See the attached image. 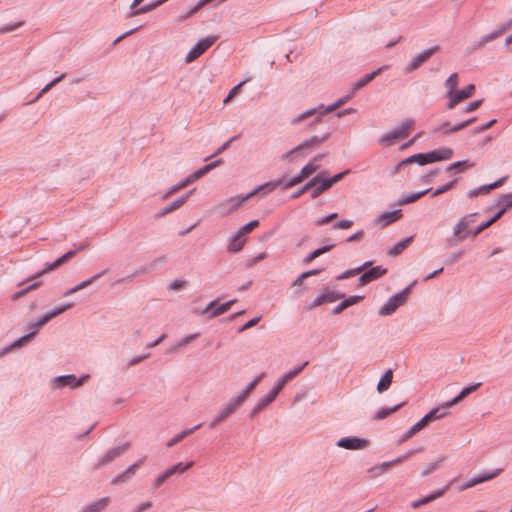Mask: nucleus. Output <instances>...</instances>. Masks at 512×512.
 Listing matches in <instances>:
<instances>
[{
    "mask_svg": "<svg viewBox=\"0 0 512 512\" xmlns=\"http://www.w3.org/2000/svg\"><path fill=\"white\" fill-rule=\"evenodd\" d=\"M354 94L355 92H353L352 89L350 93L340 97L337 101L328 106L319 105L318 107L311 108L302 113H299L290 120V124L295 126L304 120L311 119V121L308 123V126L313 127L314 125L321 121L323 116L335 111L337 108L347 103L353 97Z\"/></svg>",
    "mask_w": 512,
    "mask_h": 512,
    "instance_id": "f257e3e1",
    "label": "nucleus"
},
{
    "mask_svg": "<svg viewBox=\"0 0 512 512\" xmlns=\"http://www.w3.org/2000/svg\"><path fill=\"white\" fill-rule=\"evenodd\" d=\"M329 138V133H325L323 135H313L309 139L302 141L299 145L294 147L293 149L283 153L281 155V159L283 161L293 162L298 158H304L306 155L318 148L322 143H324Z\"/></svg>",
    "mask_w": 512,
    "mask_h": 512,
    "instance_id": "f03ea898",
    "label": "nucleus"
},
{
    "mask_svg": "<svg viewBox=\"0 0 512 512\" xmlns=\"http://www.w3.org/2000/svg\"><path fill=\"white\" fill-rule=\"evenodd\" d=\"M416 284H417V280H414L408 286H406L404 289H402L398 293L389 297L388 300L378 310V315L379 316L392 315L400 306H402L406 303L412 288Z\"/></svg>",
    "mask_w": 512,
    "mask_h": 512,
    "instance_id": "7ed1b4c3",
    "label": "nucleus"
},
{
    "mask_svg": "<svg viewBox=\"0 0 512 512\" xmlns=\"http://www.w3.org/2000/svg\"><path fill=\"white\" fill-rule=\"evenodd\" d=\"M496 206H499V210L494 216H491L490 219H488L485 222H482L479 224L472 232V237H477L481 232H483L485 229L489 228L492 224H494L497 220H499L507 210L512 208V193H507L501 195L496 204Z\"/></svg>",
    "mask_w": 512,
    "mask_h": 512,
    "instance_id": "20e7f679",
    "label": "nucleus"
},
{
    "mask_svg": "<svg viewBox=\"0 0 512 512\" xmlns=\"http://www.w3.org/2000/svg\"><path fill=\"white\" fill-rule=\"evenodd\" d=\"M415 125L414 119L407 118L401 122V125L392 131L383 134L378 142L384 146H391L395 140L406 138L409 135V130Z\"/></svg>",
    "mask_w": 512,
    "mask_h": 512,
    "instance_id": "39448f33",
    "label": "nucleus"
},
{
    "mask_svg": "<svg viewBox=\"0 0 512 512\" xmlns=\"http://www.w3.org/2000/svg\"><path fill=\"white\" fill-rule=\"evenodd\" d=\"M89 378V374H83L80 377H76L74 374L59 375L52 379V388L62 389L69 387L71 389H75L82 386Z\"/></svg>",
    "mask_w": 512,
    "mask_h": 512,
    "instance_id": "423d86ee",
    "label": "nucleus"
},
{
    "mask_svg": "<svg viewBox=\"0 0 512 512\" xmlns=\"http://www.w3.org/2000/svg\"><path fill=\"white\" fill-rule=\"evenodd\" d=\"M131 446L130 442H125L121 445L113 447L109 449L105 454L100 456L94 465V470H99L100 468L110 464L116 458L122 456Z\"/></svg>",
    "mask_w": 512,
    "mask_h": 512,
    "instance_id": "0eeeda50",
    "label": "nucleus"
},
{
    "mask_svg": "<svg viewBox=\"0 0 512 512\" xmlns=\"http://www.w3.org/2000/svg\"><path fill=\"white\" fill-rule=\"evenodd\" d=\"M217 40V36L209 35L205 38H201L197 43L190 49L185 56V62L191 63L198 57H200L207 49H209Z\"/></svg>",
    "mask_w": 512,
    "mask_h": 512,
    "instance_id": "6e6552de",
    "label": "nucleus"
},
{
    "mask_svg": "<svg viewBox=\"0 0 512 512\" xmlns=\"http://www.w3.org/2000/svg\"><path fill=\"white\" fill-rule=\"evenodd\" d=\"M478 213H470L463 216L453 227V235L458 237L459 241L465 240L467 237H472L473 230H468V227L475 221Z\"/></svg>",
    "mask_w": 512,
    "mask_h": 512,
    "instance_id": "1a4fd4ad",
    "label": "nucleus"
},
{
    "mask_svg": "<svg viewBox=\"0 0 512 512\" xmlns=\"http://www.w3.org/2000/svg\"><path fill=\"white\" fill-rule=\"evenodd\" d=\"M439 46L435 45L431 48L425 49L419 54H417L415 57L411 58L409 63L406 65L404 72L405 74H409L415 70H417L419 67H421L428 59L434 55L436 52H438Z\"/></svg>",
    "mask_w": 512,
    "mask_h": 512,
    "instance_id": "9d476101",
    "label": "nucleus"
},
{
    "mask_svg": "<svg viewBox=\"0 0 512 512\" xmlns=\"http://www.w3.org/2000/svg\"><path fill=\"white\" fill-rule=\"evenodd\" d=\"M248 199H250L248 193L242 196L230 197L229 199L220 203L217 206L216 210L222 216L231 214L234 211H236L239 207H241Z\"/></svg>",
    "mask_w": 512,
    "mask_h": 512,
    "instance_id": "9b49d317",
    "label": "nucleus"
},
{
    "mask_svg": "<svg viewBox=\"0 0 512 512\" xmlns=\"http://www.w3.org/2000/svg\"><path fill=\"white\" fill-rule=\"evenodd\" d=\"M344 293H339L330 288H324L323 291L315 297V299L307 306V310H312L320 305L326 303H333L339 299L344 298Z\"/></svg>",
    "mask_w": 512,
    "mask_h": 512,
    "instance_id": "f8f14e48",
    "label": "nucleus"
},
{
    "mask_svg": "<svg viewBox=\"0 0 512 512\" xmlns=\"http://www.w3.org/2000/svg\"><path fill=\"white\" fill-rule=\"evenodd\" d=\"M81 249H82V247H80L77 250H69L64 255H62L61 257L57 258L55 261H53L51 263H47L45 265L44 269L36 272L34 275L30 276L26 281L35 280L38 277L42 276L43 274H45V273H47L49 271H53V270L57 269L58 267H60L64 263L68 262L71 258H73L76 255V253L78 251H80Z\"/></svg>",
    "mask_w": 512,
    "mask_h": 512,
    "instance_id": "ddd939ff",
    "label": "nucleus"
},
{
    "mask_svg": "<svg viewBox=\"0 0 512 512\" xmlns=\"http://www.w3.org/2000/svg\"><path fill=\"white\" fill-rule=\"evenodd\" d=\"M370 441L367 438L358 436H346L336 442V446L346 450H362L369 446Z\"/></svg>",
    "mask_w": 512,
    "mask_h": 512,
    "instance_id": "4468645a",
    "label": "nucleus"
},
{
    "mask_svg": "<svg viewBox=\"0 0 512 512\" xmlns=\"http://www.w3.org/2000/svg\"><path fill=\"white\" fill-rule=\"evenodd\" d=\"M241 404L238 403V401L233 397L222 406L218 414L215 416V418L211 421L210 427L214 428L218 424L225 421L230 415H232L238 407H240Z\"/></svg>",
    "mask_w": 512,
    "mask_h": 512,
    "instance_id": "2eb2a0df",
    "label": "nucleus"
},
{
    "mask_svg": "<svg viewBox=\"0 0 512 512\" xmlns=\"http://www.w3.org/2000/svg\"><path fill=\"white\" fill-rule=\"evenodd\" d=\"M235 302H236V299H232L225 303L220 304L217 300H212L201 311V314H208L209 318H215L219 315L226 313Z\"/></svg>",
    "mask_w": 512,
    "mask_h": 512,
    "instance_id": "dca6fc26",
    "label": "nucleus"
},
{
    "mask_svg": "<svg viewBox=\"0 0 512 512\" xmlns=\"http://www.w3.org/2000/svg\"><path fill=\"white\" fill-rule=\"evenodd\" d=\"M387 273V269L381 265L365 268L362 270L361 275L358 279L359 286L366 285L374 280H377Z\"/></svg>",
    "mask_w": 512,
    "mask_h": 512,
    "instance_id": "f3484780",
    "label": "nucleus"
},
{
    "mask_svg": "<svg viewBox=\"0 0 512 512\" xmlns=\"http://www.w3.org/2000/svg\"><path fill=\"white\" fill-rule=\"evenodd\" d=\"M475 92V85L469 84L467 87L456 90L452 93V95L448 98L447 108L453 109L458 103L461 101L471 97Z\"/></svg>",
    "mask_w": 512,
    "mask_h": 512,
    "instance_id": "a211bd4d",
    "label": "nucleus"
},
{
    "mask_svg": "<svg viewBox=\"0 0 512 512\" xmlns=\"http://www.w3.org/2000/svg\"><path fill=\"white\" fill-rule=\"evenodd\" d=\"M402 217V210L395 209L393 211L384 212L375 219V223L386 227L399 220Z\"/></svg>",
    "mask_w": 512,
    "mask_h": 512,
    "instance_id": "6ab92c4d",
    "label": "nucleus"
},
{
    "mask_svg": "<svg viewBox=\"0 0 512 512\" xmlns=\"http://www.w3.org/2000/svg\"><path fill=\"white\" fill-rule=\"evenodd\" d=\"M283 183H284L283 178L266 182L264 184L257 186L252 191H250L248 193V196H250V198H251V197L255 196L257 193H259L260 191H262L266 195V194L274 191L278 187L282 186Z\"/></svg>",
    "mask_w": 512,
    "mask_h": 512,
    "instance_id": "aec40b11",
    "label": "nucleus"
},
{
    "mask_svg": "<svg viewBox=\"0 0 512 512\" xmlns=\"http://www.w3.org/2000/svg\"><path fill=\"white\" fill-rule=\"evenodd\" d=\"M387 68H388V66L384 65V66L378 68L377 70H375L371 73H368L365 76H363L362 78H360L359 80H357L352 86L353 92L356 93L358 90L362 89L364 86H366L368 83H370L372 80H374L379 74H381Z\"/></svg>",
    "mask_w": 512,
    "mask_h": 512,
    "instance_id": "412c9836",
    "label": "nucleus"
},
{
    "mask_svg": "<svg viewBox=\"0 0 512 512\" xmlns=\"http://www.w3.org/2000/svg\"><path fill=\"white\" fill-rule=\"evenodd\" d=\"M265 377V373H261L259 376L254 378L252 381H250L241 391V393L234 398L240 403L241 405L245 402V400L248 398V396L252 393V391L255 389V387L258 385V383Z\"/></svg>",
    "mask_w": 512,
    "mask_h": 512,
    "instance_id": "4be33fe9",
    "label": "nucleus"
},
{
    "mask_svg": "<svg viewBox=\"0 0 512 512\" xmlns=\"http://www.w3.org/2000/svg\"><path fill=\"white\" fill-rule=\"evenodd\" d=\"M277 396L270 391L267 395L262 396L255 407L249 412V418L253 419L258 413H260L265 407L272 403Z\"/></svg>",
    "mask_w": 512,
    "mask_h": 512,
    "instance_id": "5701e85b",
    "label": "nucleus"
},
{
    "mask_svg": "<svg viewBox=\"0 0 512 512\" xmlns=\"http://www.w3.org/2000/svg\"><path fill=\"white\" fill-rule=\"evenodd\" d=\"M450 407H446V402L436 408H433L430 410L422 419L421 421L425 424V426L436 419H441L447 414V410Z\"/></svg>",
    "mask_w": 512,
    "mask_h": 512,
    "instance_id": "b1692460",
    "label": "nucleus"
},
{
    "mask_svg": "<svg viewBox=\"0 0 512 512\" xmlns=\"http://www.w3.org/2000/svg\"><path fill=\"white\" fill-rule=\"evenodd\" d=\"M107 272V270H102L101 272L93 275L92 277L80 282L79 284H77L76 286L66 290L64 292V296H70L88 286H90L92 283H94L96 280H98L99 278H101L103 275H105Z\"/></svg>",
    "mask_w": 512,
    "mask_h": 512,
    "instance_id": "393cba45",
    "label": "nucleus"
},
{
    "mask_svg": "<svg viewBox=\"0 0 512 512\" xmlns=\"http://www.w3.org/2000/svg\"><path fill=\"white\" fill-rule=\"evenodd\" d=\"M222 159L215 160L209 164L204 165L203 167L197 169L190 175H188V178L190 179L191 183L195 180L203 177L207 173H209L211 170L215 169L216 167L220 166L222 164Z\"/></svg>",
    "mask_w": 512,
    "mask_h": 512,
    "instance_id": "a878e982",
    "label": "nucleus"
},
{
    "mask_svg": "<svg viewBox=\"0 0 512 512\" xmlns=\"http://www.w3.org/2000/svg\"><path fill=\"white\" fill-rule=\"evenodd\" d=\"M481 383H474L464 387L457 396L446 402V407H452L462 401L466 396L480 387Z\"/></svg>",
    "mask_w": 512,
    "mask_h": 512,
    "instance_id": "bb28decb",
    "label": "nucleus"
},
{
    "mask_svg": "<svg viewBox=\"0 0 512 512\" xmlns=\"http://www.w3.org/2000/svg\"><path fill=\"white\" fill-rule=\"evenodd\" d=\"M430 191H432V188H427L425 190H422V191H419V192H415V193L403 194L397 200L396 205L403 206V205H406V204L413 203V202L417 201L418 199H420L421 197H423L426 194H428Z\"/></svg>",
    "mask_w": 512,
    "mask_h": 512,
    "instance_id": "cd10ccee",
    "label": "nucleus"
},
{
    "mask_svg": "<svg viewBox=\"0 0 512 512\" xmlns=\"http://www.w3.org/2000/svg\"><path fill=\"white\" fill-rule=\"evenodd\" d=\"M404 163H408V165L416 163L420 166L430 164V163H432L430 151L425 152V153L413 154V155L405 158Z\"/></svg>",
    "mask_w": 512,
    "mask_h": 512,
    "instance_id": "c85d7f7f",
    "label": "nucleus"
},
{
    "mask_svg": "<svg viewBox=\"0 0 512 512\" xmlns=\"http://www.w3.org/2000/svg\"><path fill=\"white\" fill-rule=\"evenodd\" d=\"M315 176H320V179L318 180V185L314 186V189L311 192V198L315 199L319 197L323 192L330 189L329 183L326 181V173L325 172H319Z\"/></svg>",
    "mask_w": 512,
    "mask_h": 512,
    "instance_id": "c756f323",
    "label": "nucleus"
},
{
    "mask_svg": "<svg viewBox=\"0 0 512 512\" xmlns=\"http://www.w3.org/2000/svg\"><path fill=\"white\" fill-rule=\"evenodd\" d=\"M431 160L432 163L449 160L453 156V150L451 148H439L436 150H431Z\"/></svg>",
    "mask_w": 512,
    "mask_h": 512,
    "instance_id": "7c9ffc66",
    "label": "nucleus"
},
{
    "mask_svg": "<svg viewBox=\"0 0 512 512\" xmlns=\"http://www.w3.org/2000/svg\"><path fill=\"white\" fill-rule=\"evenodd\" d=\"M393 381V371L388 369L379 379L377 384V392L383 393L389 389Z\"/></svg>",
    "mask_w": 512,
    "mask_h": 512,
    "instance_id": "2f4dec72",
    "label": "nucleus"
},
{
    "mask_svg": "<svg viewBox=\"0 0 512 512\" xmlns=\"http://www.w3.org/2000/svg\"><path fill=\"white\" fill-rule=\"evenodd\" d=\"M413 239H414V236H408V237L400 240L393 247L388 249L387 254L389 256L399 255L408 247V245L413 241Z\"/></svg>",
    "mask_w": 512,
    "mask_h": 512,
    "instance_id": "473e14b6",
    "label": "nucleus"
},
{
    "mask_svg": "<svg viewBox=\"0 0 512 512\" xmlns=\"http://www.w3.org/2000/svg\"><path fill=\"white\" fill-rule=\"evenodd\" d=\"M372 263H373L372 261H366V262H364L362 265H360L358 267L351 268V269H348V270L342 272L341 274L336 276V279L337 280H344V279H348V278L354 277V276L360 274L362 272V270H364L365 268L371 266Z\"/></svg>",
    "mask_w": 512,
    "mask_h": 512,
    "instance_id": "72a5a7b5",
    "label": "nucleus"
},
{
    "mask_svg": "<svg viewBox=\"0 0 512 512\" xmlns=\"http://www.w3.org/2000/svg\"><path fill=\"white\" fill-rule=\"evenodd\" d=\"M202 424H197L195 425L194 427L192 428H189V429H185L183 431H181L180 433L176 434L173 438H171L167 443H166V447L168 448H171L173 447L174 445H176L177 443H179L180 441H182L184 438H186L187 436L191 435L194 431H196L197 429H199L201 427Z\"/></svg>",
    "mask_w": 512,
    "mask_h": 512,
    "instance_id": "f704fd0d",
    "label": "nucleus"
},
{
    "mask_svg": "<svg viewBox=\"0 0 512 512\" xmlns=\"http://www.w3.org/2000/svg\"><path fill=\"white\" fill-rule=\"evenodd\" d=\"M335 244H327L324 246H321L312 252H310L304 259V264H310L313 260H315L317 257L321 256L322 254L329 252L334 248Z\"/></svg>",
    "mask_w": 512,
    "mask_h": 512,
    "instance_id": "c9c22d12",
    "label": "nucleus"
},
{
    "mask_svg": "<svg viewBox=\"0 0 512 512\" xmlns=\"http://www.w3.org/2000/svg\"><path fill=\"white\" fill-rule=\"evenodd\" d=\"M135 473L136 471L134 470V467L130 465L124 472L113 477L111 480V484L120 485L122 483H125L129 481L135 475Z\"/></svg>",
    "mask_w": 512,
    "mask_h": 512,
    "instance_id": "e433bc0d",
    "label": "nucleus"
},
{
    "mask_svg": "<svg viewBox=\"0 0 512 512\" xmlns=\"http://www.w3.org/2000/svg\"><path fill=\"white\" fill-rule=\"evenodd\" d=\"M109 502L110 499L108 497L101 498L87 505L82 512H101L108 506Z\"/></svg>",
    "mask_w": 512,
    "mask_h": 512,
    "instance_id": "4c0bfd02",
    "label": "nucleus"
},
{
    "mask_svg": "<svg viewBox=\"0 0 512 512\" xmlns=\"http://www.w3.org/2000/svg\"><path fill=\"white\" fill-rule=\"evenodd\" d=\"M245 244V239L242 236H238V232L234 234L228 245V251L232 253L240 252Z\"/></svg>",
    "mask_w": 512,
    "mask_h": 512,
    "instance_id": "58836bf2",
    "label": "nucleus"
},
{
    "mask_svg": "<svg viewBox=\"0 0 512 512\" xmlns=\"http://www.w3.org/2000/svg\"><path fill=\"white\" fill-rule=\"evenodd\" d=\"M49 321L46 319V317L44 316V314L39 317L38 319L36 320H33L31 322H29L25 329L28 331V332H34V336L39 332V330L41 329V327H43L45 324H47Z\"/></svg>",
    "mask_w": 512,
    "mask_h": 512,
    "instance_id": "ea45409f",
    "label": "nucleus"
},
{
    "mask_svg": "<svg viewBox=\"0 0 512 512\" xmlns=\"http://www.w3.org/2000/svg\"><path fill=\"white\" fill-rule=\"evenodd\" d=\"M425 427V424L421 421V419L411 426L400 438L399 442L403 443L413 437L416 433L422 430Z\"/></svg>",
    "mask_w": 512,
    "mask_h": 512,
    "instance_id": "a19ab883",
    "label": "nucleus"
},
{
    "mask_svg": "<svg viewBox=\"0 0 512 512\" xmlns=\"http://www.w3.org/2000/svg\"><path fill=\"white\" fill-rule=\"evenodd\" d=\"M405 404V402H401L399 404H396L394 405L393 407H390V408H387V407H382L380 408L376 414H375V419L377 420H382V419H385L386 417H388L390 414L398 411L403 405Z\"/></svg>",
    "mask_w": 512,
    "mask_h": 512,
    "instance_id": "79ce46f5",
    "label": "nucleus"
},
{
    "mask_svg": "<svg viewBox=\"0 0 512 512\" xmlns=\"http://www.w3.org/2000/svg\"><path fill=\"white\" fill-rule=\"evenodd\" d=\"M320 179V176H314L312 179H310L304 186H302L300 189H298L297 191H295L292 195H291V199H297L299 198L301 195H303L305 192H307L308 190H310L311 188H313L314 186L317 185L318 183V180Z\"/></svg>",
    "mask_w": 512,
    "mask_h": 512,
    "instance_id": "37998d69",
    "label": "nucleus"
},
{
    "mask_svg": "<svg viewBox=\"0 0 512 512\" xmlns=\"http://www.w3.org/2000/svg\"><path fill=\"white\" fill-rule=\"evenodd\" d=\"M459 76L457 73H452L445 81L444 85L447 88L446 97L449 98L453 92L456 91Z\"/></svg>",
    "mask_w": 512,
    "mask_h": 512,
    "instance_id": "c03bdc74",
    "label": "nucleus"
},
{
    "mask_svg": "<svg viewBox=\"0 0 512 512\" xmlns=\"http://www.w3.org/2000/svg\"><path fill=\"white\" fill-rule=\"evenodd\" d=\"M472 166H473V163L469 162L468 160H460V161H456V162L448 165L446 167V171L450 172V171L456 170L457 172L461 173Z\"/></svg>",
    "mask_w": 512,
    "mask_h": 512,
    "instance_id": "a18cd8bd",
    "label": "nucleus"
},
{
    "mask_svg": "<svg viewBox=\"0 0 512 512\" xmlns=\"http://www.w3.org/2000/svg\"><path fill=\"white\" fill-rule=\"evenodd\" d=\"M502 471H503L502 468H498V469H495L492 471L481 472L478 475H476L475 477H476V480L478 481V483L480 484V483H484L486 481L496 478Z\"/></svg>",
    "mask_w": 512,
    "mask_h": 512,
    "instance_id": "49530a36",
    "label": "nucleus"
},
{
    "mask_svg": "<svg viewBox=\"0 0 512 512\" xmlns=\"http://www.w3.org/2000/svg\"><path fill=\"white\" fill-rule=\"evenodd\" d=\"M294 377L292 376V373L287 372L283 376H281L275 383L274 388L271 390L274 395H278V393L282 390V388Z\"/></svg>",
    "mask_w": 512,
    "mask_h": 512,
    "instance_id": "de8ad7c7",
    "label": "nucleus"
},
{
    "mask_svg": "<svg viewBox=\"0 0 512 512\" xmlns=\"http://www.w3.org/2000/svg\"><path fill=\"white\" fill-rule=\"evenodd\" d=\"M73 306V303H66V304H62L60 306H57L55 308H53L52 310L46 312L44 314V316L46 317V319L48 321L52 320L54 317L60 315L61 313L67 311L68 309H70L71 307Z\"/></svg>",
    "mask_w": 512,
    "mask_h": 512,
    "instance_id": "09e8293b",
    "label": "nucleus"
},
{
    "mask_svg": "<svg viewBox=\"0 0 512 512\" xmlns=\"http://www.w3.org/2000/svg\"><path fill=\"white\" fill-rule=\"evenodd\" d=\"M198 337H199V333H193V334L187 335L186 337L181 339L177 344L172 346L169 349V352H173V351H176L178 349H181V348L185 347L186 345H188L192 341L196 340Z\"/></svg>",
    "mask_w": 512,
    "mask_h": 512,
    "instance_id": "8fccbe9b",
    "label": "nucleus"
},
{
    "mask_svg": "<svg viewBox=\"0 0 512 512\" xmlns=\"http://www.w3.org/2000/svg\"><path fill=\"white\" fill-rule=\"evenodd\" d=\"M150 273L147 265H141L140 267H138L136 270H134L130 275L126 276L125 278H122L120 280L117 281V283H122L124 281H131L132 279H134L135 277L139 276V275H142V274H148Z\"/></svg>",
    "mask_w": 512,
    "mask_h": 512,
    "instance_id": "3c124183",
    "label": "nucleus"
},
{
    "mask_svg": "<svg viewBox=\"0 0 512 512\" xmlns=\"http://www.w3.org/2000/svg\"><path fill=\"white\" fill-rule=\"evenodd\" d=\"M457 181H458V178H455V179L449 181L448 183L438 187L437 189L432 190L431 196L436 197V196H439V195L451 190L456 185Z\"/></svg>",
    "mask_w": 512,
    "mask_h": 512,
    "instance_id": "603ef678",
    "label": "nucleus"
},
{
    "mask_svg": "<svg viewBox=\"0 0 512 512\" xmlns=\"http://www.w3.org/2000/svg\"><path fill=\"white\" fill-rule=\"evenodd\" d=\"M191 184V181L190 179L188 178V176L182 180H180L178 183L172 185L169 190L167 191V193L165 194L164 197H168L174 193H176L177 191H179L180 189L182 188H185L186 186L190 185Z\"/></svg>",
    "mask_w": 512,
    "mask_h": 512,
    "instance_id": "864d4df0",
    "label": "nucleus"
},
{
    "mask_svg": "<svg viewBox=\"0 0 512 512\" xmlns=\"http://www.w3.org/2000/svg\"><path fill=\"white\" fill-rule=\"evenodd\" d=\"M34 337V332H28L24 334L23 336L19 337L15 341L12 342V347L15 349L21 348L24 345H26L28 342H30Z\"/></svg>",
    "mask_w": 512,
    "mask_h": 512,
    "instance_id": "5fc2aeb1",
    "label": "nucleus"
},
{
    "mask_svg": "<svg viewBox=\"0 0 512 512\" xmlns=\"http://www.w3.org/2000/svg\"><path fill=\"white\" fill-rule=\"evenodd\" d=\"M168 258L166 255H162L160 257L155 258L150 263L146 264L150 273L159 269L161 265L165 264L167 262Z\"/></svg>",
    "mask_w": 512,
    "mask_h": 512,
    "instance_id": "6e6d98bb",
    "label": "nucleus"
},
{
    "mask_svg": "<svg viewBox=\"0 0 512 512\" xmlns=\"http://www.w3.org/2000/svg\"><path fill=\"white\" fill-rule=\"evenodd\" d=\"M40 284H41L40 281H36V282L31 283L27 287H25V288L21 289L20 291L16 292L15 294H13L12 299L13 300H17V299L21 298L22 296H24L28 292L38 288L40 286Z\"/></svg>",
    "mask_w": 512,
    "mask_h": 512,
    "instance_id": "4d7b16f0",
    "label": "nucleus"
},
{
    "mask_svg": "<svg viewBox=\"0 0 512 512\" xmlns=\"http://www.w3.org/2000/svg\"><path fill=\"white\" fill-rule=\"evenodd\" d=\"M259 225L258 220H252L248 223H246L244 226H242L237 232L238 236H244L248 233H250L254 228H256Z\"/></svg>",
    "mask_w": 512,
    "mask_h": 512,
    "instance_id": "13d9d810",
    "label": "nucleus"
},
{
    "mask_svg": "<svg viewBox=\"0 0 512 512\" xmlns=\"http://www.w3.org/2000/svg\"><path fill=\"white\" fill-rule=\"evenodd\" d=\"M194 465V462L193 461H188V462H179L175 465H173V469L175 471L176 474H183L184 472H186L187 470H189L190 468H192Z\"/></svg>",
    "mask_w": 512,
    "mask_h": 512,
    "instance_id": "bf43d9fd",
    "label": "nucleus"
},
{
    "mask_svg": "<svg viewBox=\"0 0 512 512\" xmlns=\"http://www.w3.org/2000/svg\"><path fill=\"white\" fill-rule=\"evenodd\" d=\"M449 488V485H446L445 487L441 488V489H437L433 492H431L430 494H428L427 496H425V500H426V503H429L431 501H434L440 497H442L445 492L448 490Z\"/></svg>",
    "mask_w": 512,
    "mask_h": 512,
    "instance_id": "052dcab7",
    "label": "nucleus"
},
{
    "mask_svg": "<svg viewBox=\"0 0 512 512\" xmlns=\"http://www.w3.org/2000/svg\"><path fill=\"white\" fill-rule=\"evenodd\" d=\"M449 488V485H446L445 487L441 488V489H437L433 492H431L430 494H428L427 496H425V500H426V503H429L431 501H434L440 497H442L445 492L448 490Z\"/></svg>",
    "mask_w": 512,
    "mask_h": 512,
    "instance_id": "680f3d73",
    "label": "nucleus"
},
{
    "mask_svg": "<svg viewBox=\"0 0 512 512\" xmlns=\"http://www.w3.org/2000/svg\"><path fill=\"white\" fill-rule=\"evenodd\" d=\"M449 488V485H446L445 487L441 488V489H437L433 492H431L430 494H428L427 496H425V500H426V503H429L431 501H434L440 497H442L445 492L448 490Z\"/></svg>",
    "mask_w": 512,
    "mask_h": 512,
    "instance_id": "e2e57ef3",
    "label": "nucleus"
},
{
    "mask_svg": "<svg viewBox=\"0 0 512 512\" xmlns=\"http://www.w3.org/2000/svg\"><path fill=\"white\" fill-rule=\"evenodd\" d=\"M444 461V457H440L437 461L430 463L427 467L421 472L422 477H426L431 474L433 471L438 469L439 465Z\"/></svg>",
    "mask_w": 512,
    "mask_h": 512,
    "instance_id": "0e129e2a",
    "label": "nucleus"
},
{
    "mask_svg": "<svg viewBox=\"0 0 512 512\" xmlns=\"http://www.w3.org/2000/svg\"><path fill=\"white\" fill-rule=\"evenodd\" d=\"M350 173V170L347 169V170H344L340 173H337L331 177H326V181L329 183L330 187H332L334 184L338 183L339 181H341L346 175H348Z\"/></svg>",
    "mask_w": 512,
    "mask_h": 512,
    "instance_id": "69168bd1",
    "label": "nucleus"
},
{
    "mask_svg": "<svg viewBox=\"0 0 512 512\" xmlns=\"http://www.w3.org/2000/svg\"><path fill=\"white\" fill-rule=\"evenodd\" d=\"M248 80L245 79L243 81H241L240 83H238L236 86H234L228 93V95L226 96V98L223 100V103L224 104H227L229 103L233 98L234 96L240 91V88L242 85H244Z\"/></svg>",
    "mask_w": 512,
    "mask_h": 512,
    "instance_id": "338daca9",
    "label": "nucleus"
},
{
    "mask_svg": "<svg viewBox=\"0 0 512 512\" xmlns=\"http://www.w3.org/2000/svg\"><path fill=\"white\" fill-rule=\"evenodd\" d=\"M318 168H319V166L317 164L308 162L306 165H304L302 167L300 172L305 176V178H307L308 176H310L311 174L316 172L318 170Z\"/></svg>",
    "mask_w": 512,
    "mask_h": 512,
    "instance_id": "774afa93",
    "label": "nucleus"
}]
</instances>
